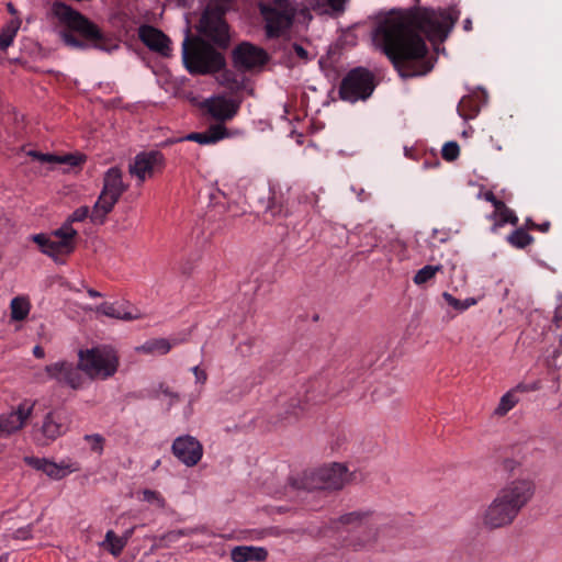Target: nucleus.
I'll return each instance as SVG.
<instances>
[{
  "mask_svg": "<svg viewBox=\"0 0 562 562\" xmlns=\"http://www.w3.org/2000/svg\"><path fill=\"white\" fill-rule=\"evenodd\" d=\"M518 402L517 389L508 391L501 397L498 405L494 409V415L498 417L505 416Z\"/></svg>",
  "mask_w": 562,
  "mask_h": 562,
  "instance_id": "28",
  "label": "nucleus"
},
{
  "mask_svg": "<svg viewBox=\"0 0 562 562\" xmlns=\"http://www.w3.org/2000/svg\"><path fill=\"white\" fill-rule=\"evenodd\" d=\"M172 348V344L166 338H155L145 341L142 346L136 348L137 352L146 355H166Z\"/></svg>",
  "mask_w": 562,
  "mask_h": 562,
  "instance_id": "26",
  "label": "nucleus"
},
{
  "mask_svg": "<svg viewBox=\"0 0 562 562\" xmlns=\"http://www.w3.org/2000/svg\"><path fill=\"white\" fill-rule=\"evenodd\" d=\"M191 371L195 376L196 383H205V381L207 380V374L204 370L200 369L199 366H195L191 369Z\"/></svg>",
  "mask_w": 562,
  "mask_h": 562,
  "instance_id": "48",
  "label": "nucleus"
},
{
  "mask_svg": "<svg viewBox=\"0 0 562 562\" xmlns=\"http://www.w3.org/2000/svg\"><path fill=\"white\" fill-rule=\"evenodd\" d=\"M45 372L49 379L56 380L60 384L70 386L74 390L80 389L83 383V372L80 368V362L75 366L68 361H59L47 364Z\"/></svg>",
  "mask_w": 562,
  "mask_h": 562,
  "instance_id": "14",
  "label": "nucleus"
},
{
  "mask_svg": "<svg viewBox=\"0 0 562 562\" xmlns=\"http://www.w3.org/2000/svg\"><path fill=\"white\" fill-rule=\"evenodd\" d=\"M182 59L191 75L214 74L226 65L224 55L199 36H186L182 43Z\"/></svg>",
  "mask_w": 562,
  "mask_h": 562,
  "instance_id": "5",
  "label": "nucleus"
},
{
  "mask_svg": "<svg viewBox=\"0 0 562 562\" xmlns=\"http://www.w3.org/2000/svg\"><path fill=\"white\" fill-rule=\"evenodd\" d=\"M53 235L56 239L67 244H76L78 232L69 223L65 222L60 228L54 231Z\"/></svg>",
  "mask_w": 562,
  "mask_h": 562,
  "instance_id": "37",
  "label": "nucleus"
},
{
  "mask_svg": "<svg viewBox=\"0 0 562 562\" xmlns=\"http://www.w3.org/2000/svg\"><path fill=\"white\" fill-rule=\"evenodd\" d=\"M120 200L119 196L101 191L97 202L94 203L90 221L94 225H102L105 223L106 216L112 212L114 205Z\"/></svg>",
  "mask_w": 562,
  "mask_h": 562,
  "instance_id": "19",
  "label": "nucleus"
},
{
  "mask_svg": "<svg viewBox=\"0 0 562 562\" xmlns=\"http://www.w3.org/2000/svg\"><path fill=\"white\" fill-rule=\"evenodd\" d=\"M143 501L156 504L160 508H164L166 505V501L159 492L148 488L143 491Z\"/></svg>",
  "mask_w": 562,
  "mask_h": 562,
  "instance_id": "40",
  "label": "nucleus"
},
{
  "mask_svg": "<svg viewBox=\"0 0 562 562\" xmlns=\"http://www.w3.org/2000/svg\"><path fill=\"white\" fill-rule=\"evenodd\" d=\"M554 321H555L557 325L560 326V322L562 321V315H560L559 311L555 312Z\"/></svg>",
  "mask_w": 562,
  "mask_h": 562,
  "instance_id": "60",
  "label": "nucleus"
},
{
  "mask_svg": "<svg viewBox=\"0 0 562 562\" xmlns=\"http://www.w3.org/2000/svg\"><path fill=\"white\" fill-rule=\"evenodd\" d=\"M233 61L236 68L249 70L265 65L268 61V54L265 49L245 42L234 48Z\"/></svg>",
  "mask_w": 562,
  "mask_h": 562,
  "instance_id": "15",
  "label": "nucleus"
},
{
  "mask_svg": "<svg viewBox=\"0 0 562 562\" xmlns=\"http://www.w3.org/2000/svg\"><path fill=\"white\" fill-rule=\"evenodd\" d=\"M138 37L150 50H154L164 57L170 56L171 41L157 27L147 24L139 26Z\"/></svg>",
  "mask_w": 562,
  "mask_h": 562,
  "instance_id": "17",
  "label": "nucleus"
},
{
  "mask_svg": "<svg viewBox=\"0 0 562 562\" xmlns=\"http://www.w3.org/2000/svg\"><path fill=\"white\" fill-rule=\"evenodd\" d=\"M267 211H269L273 216L281 213V206H277L274 203L268 205Z\"/></svg>",
  "mask_w": 562,
  "mask_h": 562,
  "instance_id": "53",
  "label": "nucleus"
},
{
  "mask_svg": "<svg viewBox=\"0 0 562 562\" xmlns=\"http://www.w3.org/2000/svg\"><path fill=\"white\" fill-rule=\"evenodd\" d=\"M8 10H9V12H11V13H15V9H14V7H13V4H12V3H8Z\"/></svg>",
  "mask_w": 562,
  "mask_h": 562,
  "instance_id": "61",
  "label": "nucleus"
},
{
  "mask_svg": "<svg viewBox=\"0 0 562 562\" xmlns=\"http://www.w3.org/2000/svg\"><path fill=\"white\" fill-rule=\"evenodd\" d=\"M349 481V472L346 465L333 463L317 470L304 472L300 479L292 480V486L297 490L338 491Z\"/></svg>",
  "mask_w": 562,
  "mask_h": 562,
  "instance_id": "7",
  "label": "nucleus"
},
{
  "mask_svg": "<svg viewBox=\"0 0 562 562\" xmlns=\"http://www.w3.org/2000/svg\"><path fill=\"white\" fill-rule=\"evenodd\" d=\"M19 20H11L0 32V49L5 50L12 43L20 29Z\"/></svg>",
  "mask_w": 562,
  "mask_h": 562,
  "instance_id": "30",
  "label": "nucleus"
},
{
  "mask_svg": "<svg viewBox=\"0 0 562 562\" xmlns=\"http://www.w3.org/2000/svg\"><path fill=\"white\" fill-rule=\"evenodd\" d=\"M85 441H87L88 443H90V447H91V450L97 452V453H102L103 451V446H104V442H105V439L103 438V436L99 435V434H93V435H86L83 437Z\"/></svg>",
  "mask_w": 562,
  "mask_h": 562,
  "instance_id": "39",
  "label": "nucleus"
},
{
  "mask_svg": "<svg viewBox=\"0 0 562 562\" xmlns=\"http://www.w3.org/2000/svg\"><path fill=\"white\" fill-rule=\"evenodd\" d=\"M484 198L486 201L491 202L493 206L495 207V211L499 209V206H504V202L502 200H498L492 191H487L484 194Z\"/></svg>",
  "mask_w": 562,
  "mask_h": 562,
  "instance_id": "49",
  "label": "nucleus"
},
{
  "mask_svg": "<svg viewBox=\"0 0 562 562\" xmlns=\"http://www.w3.org/2000/svg\"><path fill=\"white\" fill-rule=\"evenodd\" d=\"M334 12L341 13L345 10L347 0H326Z\"/></svg>",
  "mask_w": 562,
  "mask_h": 562,
  "instance_id": "47",
  "label": "nucleus"
},
{
  "mask_svg": "<svg viewBox=\"0 0 562 562\" xmlns=\"http://www.w3.org/2000/svg\"><path fill=\"white\" fill-rule=\"evenodd\" d=\"M35 402L25 400L15 409L0 415V438L22 429L33 414Z\"/></svg>",
  "mask_w": 562,
  "mask_h": 562,
  "instance_id": "13",
  "label": "nucleus"
},
{
  "mask_svg": "<svg viewBox=\"0 0 562 562\" xmlns=\"http://www.w3.org/2000/svg\"><path fill=\"white\" fill-rule=\"evenodd\" d=\"M331 524L334 529H344L349 533L345 542L355 551L372 548L387 526L382 514L371 510L350 512Z\"/></svg>",
  "mask_w": 562,
  "mask_h": 562,
  "instance_id": "4",
  "label": "nucleus"
},
{
  "mask_svg": "<svg viewBox=\"0 0 562 562\" xmlns=\"http://www.w3.org/2000/svg\"><path fill=\"white\" fill-rule=\"evenodd\" d=\"M458 113L464 120L474 119L480 112L479 95H464L458 104Z\"/></svg>",
  "mask_w": 562,
  "mask_h": 562,
  "instance_id": "25",
  "label": "nucleus"
},
{
  "mask_svg": "<svg viewBox=\"0 0 562 562\" xmlns=\"http://www.w3.org/2000/svg\"><path fill=\"white\" fill-rule=\"evenodd\" d=\"M227 135V130L224 125L217 124L211 126L206 132L190 133L183 139L199 143L201 145L215 144Z\"/></svg>",
  "mask_w": 562,
  "mask_h": 562,
  "instance_id": "23",
  "label": "nucleus"
},
{
  "mask_svg": "<svg viewBox=\"0 0 562 562\" xmlns=\"http://www.w3.org/2000/svg\"><path fill=\"white\" fill-rule=\"evenodd\" d=\"M10 308L13 321H23L30 313V303L25 297L16 296L11 301Z\"/></svg>",
  "mask_w": 562,
  "mask_h": 562,
  "instance_id": "31",
  "label": "nucleus"
},
{
  "mask_svg": "<svg viewBox=\"0 0 562 562\" xmlns=\"http://www.w3.org/2000/svg\"><path fill=\"white\" fill-rule=\"evenodd\" d=\"M292 48H293V52L295 53V55L301 60L307 61L310 59L308 52L302 45L294 43L292 45Z\"/></svg>",
  "mask_w": 562,
  "mask_h": 562,
  "instance_id": "46",
  "label": "nucleus"
},
{
  "mask_svg": "<svg viewBox=\"0 0 562 562\" xmlns=\"http://www.w3.org/2000/svg\"><path fill=\"white\" fill-rule=\"evenodd\" d=\"M90 311H94L98 314H102L104 316L121 319L125 322L138 319L140 316L139 314H134L132 311H130V306L127 303H110V302H103L100 305H98L95 308H89Z\"/></svg>",
  "mask_w": 562,
  "mask_h": 562,
  "instance_id": "20",
  "label": "nucleus"
},
{
  "mask_svg": "<svg viewBox=\"0 0 562 562\" xmlns=\"http://www.w3.org/2000/svg\"><path fill=\"white\" fill-rule=\"evenodd\" d=\"M514 467H515V461H513V460H506V461H505V468H506V469H510V470H513V469H514Z\"/></svg>",
  "mask_w": 562,
  "mask_h": 562,
  "instance_id": "59",
  "label": "nucleus"
},
{
  "mask_svg": "<svg viewBox=\"0 0 562 562\" xmlns=\"http://www.w3.org/2000/svg\"><path fill=\"white\" fill-rule=\"evenodd\" d=\"M550 227H551V223L544 222L542 224H537V227L535 231H540L542 233H547V232H549Z\"/></svg>",
  "mask_w": 562,
  "mask_h": 562,
  "instance_id": "54",
  "label": "nucleus"
},
{
  "mask_svg": "<svg viewBox=\"0 0 562 562\" xmlns=\"http://www.w3.org/2000/svg\"><path fill=\"white\" fill-rule=\"evenodd\" d=\"M525 226H526L527 229L535 231L536 227H537V223H535L531 218H527L526 223H525Z\"/></svg>",
  "mask_w": 562,
  "mask_h": 562,
  "instance_id": "55",
  "label": "nucleus"
},
{
  "mask_svg": "<svg viewBox=\"0 0 562 562\" xmlns=\"http://www.w3.org/2000/svg\"><path fill=\"white\" fill-rule=\"evenodd\" d=\"M463 29H464L465 31H470V30H472V22H471V20H470V19L464 20V22H463Z\"/></svg>",
  "mask_w": 562,
  "mask_h": 562,
  "instance_id": "57",
  "label": "nucleus"
},
{
  "mask_svg": "<svg viewBox=\"0 0 562 562\" xmlns=\"http://www.w3.org/2000/svg\"><path fill=\"white\" fill-rule=\"evenodd\" d=\"M33 355H34V357H35V358H37V359H42V358H44V356H45L44 348H43V347H41V346H38V345H36V346L33 348Z\"/></svg>",
  "mask_w": 562,
  "mask_h": 562,
  "instance_id": "50",
  "label": "nucleus"
},
{
  "mask_svg": "<svg viewBox=\"0 0 562 562\" xmlns=\"http://www.w3.org/2000/svg\"><path fill=\"white\" fill-rule=\"evenodd\" d=\"M259 11L265 22L268 38H278L292 27L296 14L290 0H262Z\"/></svg>",
  "mask_w": 562,
  "mask_h": 562,
  "instance_id": "8",
  "label": "nucleus"
},
{
  "mask_svg": "<svg viewBox=\"0 0 562 562\" xmlns=\"http://www.w3.org/2000/svg\"><path fill=\"white\" fill-rule=\"evenodd\" d=\"M81 370L92 380H106L113 376L120 366L115 350L109 347H94L80 350Z\"/></svg>",
  "mask_w": 562,
  "mask_h": 562,
  "instance_id": "9",
  "label": "nucleus"
},
{
  "mask_svg": "<svg viewBox=\"0 0 562 562\" xmlns=\"http://www.w3.org/2000/svg\"><path fill=\"white\" fill-rule=\"evenodd\" d=\"M41 161L44 162H54V164H64L69 165L71 167H78L85 161V157L81 155H72L67 154L63 156L53 155V154H41L40 156Z\"/></svg>",
  "mask_w": 562,
  "mask_h": 562,
  "instance_id": "27",
  "label": "nucleus"
},
{
  "mask_svg": "<svg viewBox=\"0 0 562 562\" xmlns=\"http://www.w3.org/2000/svg\"><path fill=\"white\" fill-rule=\"evenodd\" d=\"M442 297L450 306H452L457 311L463 312L467 310V304H463V301L456 299L450 293L443 292Z\"/></svg>",
  "mask_w": 562,
  "mask_h": 562,
  "instance_id": "43",
  "label": "nucleus"
},
{
  "mask_svg": "<svg viewBox=\"0 0 562 562\" xmlns=\"http://www.w3.org/2000/svg\"><path fill=\"white\" fill-rule=\"evenodd\" d=\"M254 342H255L254 338H247L245 341L239 342V345L237 346V351L243 357L249 356L251 353Z\"/></svg>",
  "mask_w": 562,
  "mask_h": 562,
  "instance_id": "45",
  "label": "nucleus"
},
{
  "mask_svg": "<svg viewBox=\"0 0 562 562\" xmlns=\"http://www.w3.org/2000/svg\"><path fill=\"white\" fill-rule=\"evenodd\" d=\"M232 0H209L199 22V33L220 48H227L231 42L229 26L225 13Z\"/></svg>",
  "mask_w": 562,
  "mask_h": 562,
  "instance_id": "6",
  "label": "nucleus"
},
{
  "mask_svg": "<svg viewBox=\"0 0 562 562\" xmlns=\"http://www.w3.org/2000/svg\"><path fill=\"white\" fill-rule=\"evenodd\" d=\"M305 397H306V402H310V401H313L315 403L323 402V398L316 400V396L314 395V392L311 391L310 389H307L305 391Z\"/></svg>",
  "mask_w": 562,
  "mask_h": 562,
  "instance_id": "52",
  "label": "nucleus"
},
{
  "mask_svg": "<svg viewBox=\"0 0 562 562\" xmlns=\"http://www.w3.org/2000/svg\"><path fill=\"white\" fill-rule=\"evenodd\" d=\"M494 217H497V221L494 223L492 231L496 232L498 227L503 226L506 223L517 225L518 217L515 214V212L509 209L505 203L504 206H499L496 211L493 213Z\"/></svg>",
  "mask_w": 562,
  "mask_h": 562,
  "instance_id": "29",
  "label": "nucleus"
},
{
  "mask_svg": "<svg viewBox=\"0 0 562 562\" xmlns=\"http://www.w3.org/2000/svg\"><path fill=\"white\" fill-rule=\"evenodd\" d=\"M374 88L372 72L363 67H357L351 69L341 80L339 97L344 101L355 103L359 100H367Z\"/></svg>",
  "mask_w": 562,
  "mask_h": 562,
  "instance_id": "10",
  "label": "nucleus"
},
{
  "mask_svg": "<svg viewBox=\"0 0 562 562\" xmlns=\"http://www.w3.org/2000/svg\"><path fill=\"white\" fill-rule=\"evenodd\" d=\"M507 241L515 248L524 249L533 243V237L520 227L507 236Z\"/></svg>",
  "mask_w": 562,
  "mask_h": 562,
  "instance_id": "33",
  "label": "nucleus"
},
{
  "mask_svg": "<svg viewBox=\"0 0 562 562\" xmlns=\"http://www.w3.org/2000/svg\"><path fill=\"white\" fill-rule=\"evenodd\" d=\"M191 533L192 531L188 529L171 530L162 535L160 541L166 543L177 542L180 538L190 536Z\"/></svg>",
  "mask_w": 562,
  "mask_h": 562,
  "instance_id": "42",
  "label": "nucleus"
},
{
  "mask_svg": "<svg viewBox=\"0 0 562 562\" xmlns=\"http://www.w3.org/2000/svg\"><path fill=\"white\" fill-rule=\"evenodd\" d=\"M268 551L262 547L237 546L231 551L233 562H262L266 561Z\"/></svg>",
  "mask_w": 562,
  "mask_h": 562,
  "instance_id": "22",
  "label": "nucleus"
},
{
  "mask_svg": "<svg viewBox=\"0 0 562 562\" xmlns=\"http://www.w3.org/2000/svg\"><path fill=\"white\" fill-rule=\"evenodd\" d=\"M69 419L60 409L45 414L41 424L34 425L35 439L41 445H48L68 431Z\"/></svg>",
  "mask_w": 562,
  "mask_h": 562,
  "instance_id": "11",
  "label": "nucleus"
},
{
  "mask_svg": "<svg viewBox=\"0 0 562 562\" xmlns=\"http://www.w3.org/2000/svg\"><path fill=\"white\" fill-rule=\"evenodd\" d=\"M87 293H88V295H89L90 297H93V299H94V297H101V296H102V294H101L99 291L94 290V289H88V290H87Z\"/></svg>",
  "mask_w": 562,
  "mask_h": 562,
  "instance_id": "56",
  "label": "nucleus"
},
{
  "mask_svg": "<svg viewBox=\"0 0 562 562\" xmlns=\"http://www.w3.org/2000/svg\"><path fill=\"white\" fill-rule=\"evenodd\" d=\"M52 12L68 29L61 33L66 46L80 50L94 48L104 52L117 47L97 24L70 5L56 1L53 3Z\"/></svg>",
  "mask_w": 562,
  "mask_h": 562,
  "instance_id": "2",
  "label": "nucleus"
},
{
  "mask_svg": "<svg viewBox=\"0 0 562 562\" xmlns=\"http://www.w3.org/2000/svg\"><path fill=\"white\" fill-rule=\"evenodd\" d=\"M463 304H467V310H468L472 305L476 304V301H475V299H467L465 301H463Z\"/></svg>",
  "mask_w": 562,
  "mask_h": 562,
  "instance_id": "58",
  "label": "nucleus"
},
{
  "mask_svg": "<svg viewBox=\"0 0 562 562\" xmlns=\"http://www.w3.org/2000/svg\"><path fill=\"white\" fill-rule=\"evenodd\" d=\"M136 527H131L130 529L125 530L123 536L120 537L122 540H125V543L127 544L128 540L132 538Z\"/></svg>",
  "mask_w": 562,
  "mask_h": 562,
  "instance_id": "51",
  "label": "nucleus"
},
{
  "mask_svg": "<svg viewBox=\"0 0 562 562\" xmlns=\"http://www.w3.org/2000/svg\"><path fill=\"white\" fill-rule=\"evenodd\" d=\"M535 491L536 485L529 479L513 480L505 484L485 508L482 515L483 526L494 530L512 525L532 499Z\"/></svg>",
  "mask_w": 562,
  "mask_h": 562,
  "instance_id": "3",
  "label": "nucleus"
},
{
  "mask_svg": "<svg viewBox=\"0 0 562 562\" xmlns=\"http://www.w3.org/2000/svg\"><path fill=\"white\" fill-rule=\"evenodd\" d=\"M165 165V157L158 150L139 153L130 165V173L142 183L150 178L155 171L161 170Z\"/></svg>",
  "mask_w": 562,
  "mask_h": 562,
  "instance_id": "12",
  "label": "nucleus"
},
{
  "mask_svg": "<svg viewBox=\"0 0 562 562\" xmlns=\"http://www.w3.org/2000/svg\"><path fill=\"white\" fill-rule=\"evenodd\" d=\"M460 154V147L457 142H448L442 146L441 155L447 161H453Z\"/></svg>",
  "mask_w": 562,
  "mask_h": 562,
  "instance_id": "38",
  "label": "nucleus"
},
{
  "mask_svg": "<svg viewBox=\"0 0 562 562\" xmlns=\"http://www.w3.org/2000/svg\"><path fill=\"white\" fill-rule=\"evenodd\" d=\"M460 10L418 7L405 13H390L381 19L374 31L373 42L402 77L423 76L432 68L428 46L443 43L460 18Z\"/></svg>",
  "mask_w": 562,
  "mask_h": 562,
  "instance_id": "1",
  "label": "nucleus"
},
{
  "mask_svg": "<svg viewBox=\"0 0 562 562\" xmlns=\"http://www.w3.org/2000/svg\"><path fill=\"white\" fill-rule=\"evenodd\" d=\"M90 215L91 211L88 206H80L71 213L66 222L72 226V223L83 222L86 218H90Z\"/></svg>",
  "mask_w": 562,
  "mask_h": 562,
  "instance_id": "41",
  "label": "nucleus"
},
{
  "mask_svg": "<svg viewBox=\"0 0 562 562\" xmlns=\"http://www.w3.org/2000/svg\"><path fill=\"white\" fill-rule=\"evenodd\" d=\"M442 269V266H431L427 265L419 269L416 274L414 276V282L418 285L425 284L431 279L435 278L436 273Z\"/></svg>",
  "mask_w": 562,
  "mask_h": 562,
  "instance_id": "34",
  "label": "nucleus"
},
{
  "mask_svg": "<svg viewBox=\"0 0 562 562\" xmlns=\"http://www.w3.org/2000/svg\"><path fill=\"white\" fill-rule=\"evenodd\" d=\"M204 106L212 117L222 122L233 119L238 111V104L223 97L206 100Z\"/></svg>",
  "mask_w": 562,
  "mask_h": 562,
  "instance_id": "18",
  "label": "nucleus"
},
{
  "mask_svg": "<svg viewBox=\"0 0 562 562\" xmlns=\"http://www.w3.org/2000/svg\"><path fill=\"white\" fill-rule=\"evenodd\" d=\"M76 248V244H67L59 239H52L49 249L45 250V255L57 260L58 256L70 255Z\"/></svg>",
  "mask_w": 562,
  "mask_h": 562,
  "instance_id": "32",
  "label": "nucleus"
},
{
  "mask_svg": "<svg viewBox=\"0 0 562 562\" xmlns=\"http://www.w3.org/2000/svg\"><path fill=\"white\" fill-rule=\"evenodd\" d=\"M127 186L123 183L122 171L117 167L110 168L103 178L102 191L121 198Z\"/></svg>",
  "mask_w": 562,
  "mask_h": 562,
  "instance_id": "24",
  "label": "nucleus"
},
{
  "mask_svg": "<svg viewBox=\"0 0 562 562\" xmlns=\"http://www.w3.org/2000/svg\"><path fill=\"white\" fill-rule=\"evenodd\" d=\"M278 403L281 405H285L284 414L282 415V419L286 420L290 419L291 416L297 417L301 412L304 411L302 406V401L300 398H292L289 403L285 402L284 397H280L278 400Z\"/></svg>",
  "mask_w": 562,
  "mask_h": 562,
  "instance_id": "36",
  "label": "nucleus"
},
{
  "mask_svg": "<svg viewBox=\"0 0 562 562\" xmlns=\"http://www.w3.org/2000/svg\"><path fill=\"white\" fill-rule=\"evenodd\" d=\"M32 240L40 246L43 254H45L46 249H49L52 238L47 237L45 234H36L32 237Z\"/></svg>",
  "mask_w": 562,
  "mask_h": 562,
  "instance_id": "44",
  "label": "nucleus"
},
{
  "mask_svg": "<svg viewBox=\"0 0 562 562\" xmlns=\"http://www.w3.org/2000/svg\"><path fill=\"white\" fill-rule=\"evenodd\" d=\"M104 542L109 546L108 551L114 557H119L126 546L125 540L117 537L113 530L106 531Z\"/></svg>",
  "mask_w": 562,
  "mask_h": 562,
  "instance_id": "35",
  "label": "nucleus"
},
{
  "mask_svg": "<svg viewBox=\"0 0 562 562\" xmlns=\"http://www.w3.org/2000/svg\"><path fill=\"white\" fill-rule=\"evenodd\" d=\"M171 450L175 457H177L187 467L196 465L203 456L202 445L198 439L190 435L176 438Z\"/></svg>",
  "mask_w": 562,
  "mask_h": 562,
  "instance_id": "16",
  "label": "nucleus"
},
{
  "mask_svg": "<svg viewBox=\"0 0 562 562\" xmlns=\"http://www.w3.org/2000/svg\"><path fill=\"white\" fill-rule=\"evenodd\" d=\"M24 462L31 468L45 473L47 476L54 480H60L67 474L65 467L45 458L25 457Z\"/></svg>",
  "mask_w": 562,
  "mask_h": 562,
  "instance_id": "21",
  "label": "nucleus"
}]
</instances>
